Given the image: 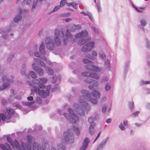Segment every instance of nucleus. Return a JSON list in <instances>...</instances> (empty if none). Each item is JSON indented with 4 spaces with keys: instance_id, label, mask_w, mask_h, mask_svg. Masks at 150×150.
I'll return each mask as SVG.
<instances>
[{
    "instance_id": "54",
    "label": "nucleus",
    "mask_w": 150,
    "mask_h": 150,
    "mask_svg": "<svg viewBox=\"0 0 150 150\" xmlns=\"http://www.w3.org/2000/svg\"><path fill=\"white\" fill-rule=\"evenodd\" d=\"M60 8V6H56L53 9V10L52 11V12H54L57 11Z\"/></svg>"
},
{
    "instance_id": "3",
    "label": "nucleus",
    "mask_w": 150,
    "mask_h": 150,
    "mask_svg": "<svg viewBox=\"0 0 150 150\" xmlns=\"http://www.w3.org/2000/svg\"><path fill=\"white\" fill-rule=\"evenodd\" d=\"M7 140L13 148L16 150H44V148H41L40 146L39 145L38 143L36 142L33 143L32 149L30 146L26 145L23 142L21 143V147H20L17 140H15L13 142L9 136L7 137Z\"/></svg>"
},
{
    "instance_id": "14",
    "label": "nucleus",
    "mask_w": 150,
    "mask_h": 150,
    "mask_svg": "<svg viewBox=\"0 0 150 150\" xmlns=\"http://www.w3.org/2000/svg\"><path fill=\"white\" fill-rule=\"evenodd\" d=\"M109 137H108L105 139H104L98 145L95 150H102L105 146L108 140Z\"/></svg>"
},
{
    "instance_id": "25",
    "label": "nucleus",
    "mask_w": 150,
    "mask_h": 150,
    "mask_svg": "<svg viewBox=\"0 0 150 150\" xmlns=\"http://www.w3.org/2000/svg\"><path fill=\"white\" fill-rule=\"evenodd\" d=\"M81 13L85 16H88V17L92 21H93V17L91 13L88 12V11H86V12L82 11L81 12Z\"/></svg>"
},
{
    "instance_id": "58",
    "label": "nucleus",
    "mask_w": 150,
    "mask_h": 150,
    "mask_svg": "<svg viewBox=\"0 0 150 150\" xmlns=\"http://www.w3.org/2000/svg\"><path fill=\"white\" fill-rule=\"evenodd\" d=\"M27 100L28 101H31L33 100V98L32 96H29L27 98Z\"/></svg>"
},
{
    "instance_id": "16",
    "label": "nucleus",
    "mask_w": 150,
    "mask_h": 150,
    "mask_svg": "<svg viewBox=\"0 0 150 150\" xmlns=\"http://www.w3.org/2000/svg\"><path fill=\"white\" fill-rule=\"evenodd\" d=\"M65 36L66 38H64V45H66L68 43V39L70 38V39L71 38L72 36L71 35L69 30L67 29L65 33Z\"/></svg>"
},
{
    "instance_id": "61",
    "label": "nucleus",
    "mask_w": 150,
    "mask_h": 150,
    "mask_svg": "<svg viewBox=\"0 0 150 150\" xmlns=\"http://www.w3.org/2000/svg\"><path fill=\"white\" fill-rule=\"evenodd\" d=\"M45 61H47V63L48 65L50 66H52V63L49 60H47V59Z\"/></svg>"
},
{
    "instance_id": "23",
    "label": "nucleus",
    "mask_w": 150,
    "mask_h": 150,
    "mask_svg": "<svg viewBox=\"0 0 150 150\" xmlns=\"http://www.w3.org/2000/svg\"><path fill=\"white\" fill-rule=\"evenodd\" d=\"M11 95L10 96L9 98L8 99V101L9 102H12L15 96L14 93V90L12 89L10 90Z\"/></svg>"
},
{
    "instance_id": "13",
    "label": "nucleus",
    "mask_w": 150,
    "mask_h": 150,
    "mask_svg": "<svg viewBox=\"0 0 150 150\" xmlns=\"http://www.w3.org/2000/svg\"><path fill=\"white\" fill-rule=\"evenodd\" d=\"M32 67L33 69L40 76H42L44 74V71L41 68L38 66H36L35 63L32 64Z\"/></svg>"
},
{
    "instance_id": "50",
    "label": "nucleus",
    "mask_w": 150,
    "mask_h": 150,
    "mask_svg": "<svg viewBox=\"0 0 150 150\" xmlns=\"http://www.w3.org/2000/svg\"><path fill=\"white\" fill-rule=\"evenodd\" d=\"M92 83H93L92 85L96 86H98L99 84V83L97 81L94 80H93Z\"/></svg>"
},
{
    "instance_id": "26",
    "label": "nucleus",
    "mask_w": 150,
    "mask_h": 150,
    "mask_svg": "<svg viewBox=\"0 0 150 150\" xmlns=\"http://www.w3.org/2000/svg\"><path fill=\"white\" fill-rule=\"evenodd\" d=\"M45 47L44 43L43 42H42L40 47L39 50L40 53L42 54H45V51L44 49Z\"/></svg>"
},
{
    "instance_id": "30",
    "label": "nucleus",
    "mask_w": 150,
    "mask_h": 150,
    "mask_svg": "<svg viewBox=\"0 0 150 150\" xmlns=\"http://www.w3.org/2000/svg\"><path fill=\"white\" fill-rule=\"evenodd\" d=\"M12 29L11 28H9L6 31H2L1 32V33L2 34V37L4 38H6L8 36V35L7 34V33L11 31Z\"/></svg>"
},
{
    "instance_id": "5",
    "label": "nucleus",
    "mask_w": 150,
    "mask_h": 150,
    "mask_svg": "<svg viewBox=\"0 0 150 150\" xmlns=\"http://www.w3.org/2000/svg\"><path fill=\"white\" fill-rule=\"evenodd\" d=\"M68 110L70 114V115L67 113H64V116L71 123H76L79 120L78 117L74 113V111L72 108H69L68 109Z\"/></svg>"
},
{
    "instance_id": "4",
    "label": "nucleus",
    "mask_w": 150,
    "mask_h": 150,
    "mask_svg": "<svg viewBox=\"0 0 150 150\" xmlns=\"http://www.w3.org/2000/svg\"><path fill=\"white\" fill-rule=\"evenodd\" d=\"M64 137L65 140H63V142L62 140V143L58 145L57 147L59 150H66L65 143L64 141L66 142L67 143H72L74 142V136L69 129L64 133Z\"/></svg>"
},
{
    "instance_id": "2",
    "label": "nucleus",
    "mask_w": 150,
    "mask_h": 150,
    "mask_svg": "<svg viewBox=\"0 0 150 150\" xmlns=\"http://www.w3.org/2000/svg\"><path fill=\"white\" fill-rule=\"evenodd\" d=\"M64 36V31L62 30H59L56 29L54 30V40L50 37L46 38L45 41L46 46L49 50H52L54 48L55 44L57 46H59L61 44V39Z\"/></svg>"
},
{
    "instance_id": "40",
    "label": "nucleus",
    "mask_w": 150,
    "mask_h": 150,
    "mask_svg": "<svg viewBox=\"0 0 150 150\" xmlns=\"http://www.w3.org/2000/svg\"><path fill=\"white\" fill-rule=\"evenodd\" d=\"M38 2V1L37 0H34V3L32 6V8L31 10V11H33L35 10L37 3Z\"/></svg>"
},
{
    "instance_id": "42",
    "label": "nucleus",
    "mask_w": 150,
    "mask_h": 150,
    "mask_svg": "<svg viewBox=\"0 0 150 150\" xmlns=\"http://www.w3.org/2000/svg\"><path fill=\"white\" fill-rule=\"evenodd\" d=\"M93 79L91 78H87L84 80V81L88 83H91L93 81Z\"/></svg>"
},
{
    "instance_id": "47",
    "label": "nucleus",
    "mask_w": 150,
    "mask_h": 150,
    "mask_svg": "<svg viewBox=\"0 0 150 150\" xmlns=\"http://www.w3.org/2000/svg\"><path fill=\"white\" fill-rule=\"evenodd\" d=\"M149 83H150V81H144L143 80H141L140 82V85H142L144 84H148Z\"/></svg>"
},
{
    "instance_id": "33",
    "label": "nucleus",
    "mask_w": 150,
    "mask_h": 150,
    "mask_svg": "<svg viewBox=\"0 0 150 150\" xmlns=\"http://www.w3.org/2000/svg\"><path fill=\"white\" fill-rule=\"evenodd\" d=\"M45 69L46 71L49 74H50V75H52L54 74V71L53 69L51 68L48 67H46Z\"/></svg>"
},
{
    "instance_id": "15",
    "label": "nucleus",
    "mask_w": 150,
    "mask_h": 150,
    "mask_svg": "<svg viewBox=\"0 0 150 150\" xmlns=\"http://www.w3.org/2000/svg\"><path fill=\"white\" fill-rule=\"evenodd\" d=\"M81 74L84 76L89 77L96 79H99V76L98 75L94 73H90L89 72H83Z\"/></svg>"
},
{
    "instance_id": "43",
    "label": "nucleus",
    "mask_w": 150,
    "mask_h": 150,
    "mask_svg": "<svg viewBox=\"0 0 150 150\" xmlns=\"http://www.w3.org/2000/svg\"><path fill=\"white\" fill-rule=\"evenodd\" d=\"M111 88L110 84L109 83H106L105 86V89L106 91H109Z\"/></svg>"
},
{
    "instance_id": "38",
    "label": "nucleus",
    "mask_w": 150,
    "mask_h": 150,
    "mask_svg": "<svg viewBox=\"0 0 150 150\" xmlns=\"http://www.w3.org/2000/svg\"><path fill=\"white\" fill-rule=\"evenodd\" d=\"M38 46L37 45H35L31 50V51H29V53L30 55L33 54L32 52L36 50L38 48Z\"/></svg>"
},
{
    "instance_id": "22",
    "label": "nucleus",
    "mask_w": 150,
    "mask_h": 150,
    "mask_svg": "<svg viewBox=\"0 0 150 150\" xmlns=\"http://www.w3.org/2000/svg\"><path fill=\"white\" fill-rule=\"evenodd\" d=\"M91 93L93 97L96 99L99 98L100 97V94L99 91L96 90L93 91L91 92Z\"/></svg>"
},
{
    "instance_id": "49",
    "label": "nucleus",
    "mask_w": 150,
    "mask_h": 150,
    "mask_svg": "<svg viewBox=\"0 0 150 150\" xmlns=\"http://www.w3.org/2000/svg\"><path fill=\"white\" fill-rule=\"evenodd\" d=\"M36 102L38 104H41L42 103V99L40 97H37L36 99Z\"/></svg>"
},
{
    "instance_id": "36",
    "label": "nucleus",
    "mask_w": 150,
    "mask_h": 150,
    "mask_svg": "<svg viewBox=\"0 0 150 150\" xmlns=\"http://www.w3.org/2000/svg\"><path fill=\"white\" fill-rule=\"evenodd\" d=\"M99 55L100 58L103 60H105L106 56L105 54L102 51H100L99 53Z\"/></svg>"
},
{
    "instance_id": "53",
    "label": "nucleus",
    "mask_w": 150,
    "mask_h": 150,
    "mask_svg": "<svg viewBox=\"0 0 150 150\" xmlns=\"http://www.w3.org/2000/svg\"><path fill=\"white\" fill-rule=\"evenodd\" d=\"M93 118L92 117H89L88 119V122L91 123V124H95V123L93 122Z\"/></svg>"
},
{
    "instance_id": "8",
    "label": "nucleus",
    "mask_w": 150,
    "mask_h": 150,
    "mask_svg": "<svg viewBox=\"0 0 150 150\" xmlns=\"http://www.w3.org/2000/svg\"><path fill=\"white\" fill-rule=\"evenodd\" d=\"M83 62L85 64L89 63L90 64L86 65L85 66V68L87 69L95 71H100L101 70L100 68L99 67L93 65V62L92 61L86 59H83Z\"/></svg>"
},
{
    "instance_id": "34",
    "label": "nucleus",
    "mask_w": 150,
    "mask_h": 150,
    "mask_svg": "<svg viewBox=\"0 0 150 150\" xmlns=\"http://www.w3.org/2000/svg\"><path fill=\"white\" fill-rule=\"evenodd\" d=\"M32 0H24L22 4H25L26 5L28 6L31 5Z\"/></svg>"
},
{
    "instance_id": "32",
    "label": "nucleus",
    "mask_w": 150,
    "mask_h": 150,
    "mask_svg": "<svg viewBox=\"0 0 150 150\" xmlns=\"http://www.w3.org/2000/svg\"><path fill=\"white\" fill-rule=\"evenodd\" d=\"M27 142L29 143V145H29L30 146V145L32 142L34 140V138L30 136H28L27 137ZM25 145H26V144Z\"/></svg>"
},
{
    "instance_id": "27",
    "label": "nucleus",
    "mask_w": 150,
    "mask_h": 150,
    "mask_svg": "<svg viewBox=\"0 0 150 150\" xmlns=\"http://www.w3.org/2000/svg\"><path fill=\"white\" fill-rule=\"evenodd\" d=\"M81 27L80 25H73L71 26L70 28V30L71 32H74L76 30L79 29Z\"/></svg>"
},
{
    "instance_id": "48",
    "label": "nucleus",
    "mask_w": 150,
    "mask_h": 150,
    "mask_svg": "<svg viewBox=\"0 0 150 150\" xmlns=\"http://www.w3.org/2000/svg\"><path fill=\"white\" fill-rule=\"evenodd\" d=\"M119 127L121 130L122 131L124 130L125 129V127L123 125V124L122 123H121L119 125Z\"/></svg>"
},
{
    "instance_id": "35",
    "label": "nucleus",
    "mask_w": 150,
    "mask_h": 150,
    "mask_svg": "<svg viewBox=\"0 0 150 150\" xmlns=\"http://www.w3.org/2000/svg\"><path fill=\"white\" fill-rule=\"evenodd\" d=\"M35 103L34 101L32 102H29L26 101H24L23 102L22 104L24 105L30 106L33 105Z\"/></svg>"
},
{
    "instance_id": "1",
    "label": "nucleus",
    "mask_w": 150,
    "mask_h": 150,
    "mask_svg": "<svg viewBox=\"0 0 150 150\" xmlns=\"http://www.w3.org/2000/svg\"><path fill=\"white\" fill-rule=\"evenodd\" d=\"M82 97H80L78 103H74L73 105V108L74 110L80 116L84 115V111L88 112L90 109V107L84 99L90 101L92 103L96 104L97 103V100L92 98L90 93L86 90H82L81 92Z\"/></svg>"
},
{
    "instance_id": "51",
    "label": "nucleus",
    "mask_w": 150,
    "mask_h": 150,
    "mask_svg": "<svg viewBox=\"0 0 150 150\" xmlns=\"http://www.w3.org/2000/svg\"><path fill=\"white\" fill-rule=\"evenodd\" d=\"M85 56L86 57L88 58L91 60H93L94 59V58L93 57L91 56V55L89 54H86Z\"/></svg>"
},
{
    "instance_id": "9",
    "label": "nucleus",
    "mask_w": 150,
    "mask_h": 150,
    "mask_svg": "<svg viewBox=\"0 0 150 150\" xmlns=\"http://www.w3.org/2000/svg\"><path fill=\"white\" fill-rule=\"evenodd\" d=\"M88 35V32L86 30H84L81 31L77 33L75 36L76 38H83L79 40L78 42V44L79 45H82L84 44L86 42H88V39L86 40L85 39H83Z\"/></svg>"
},
{
    "instance_id": "39",
    "label": "nucleus",
    "mask_w": 150,
    "mask_h": 150,
    "mask_svg": "<svg viewBox=\"0 0 150 150\" xmlns=\"http://www.w3.org/2000/svg\"><path fill=\"white\" fill-rule=\"evenodd\" d=\"M40 82L43 84L46 83L47 81V79L46 78H39Z\"/></svg>"
},
{
    "instance_id": "59",
    "label": "nucleus",
    "mask_w": 150,
    "mask_h": 150,
    "mask_svg": "<svg viewBox=\"0 0 150 150\" xmlns=\"http://www.w3.org/2000/svg\"><path fill=\"white\" fill-rule=\"evenodd\" d=\"M139 111H137L135 112H133L132 114V116L133 117H136L137 116L139 113Z\"/></svg>"
},
{
    "instance_id": "55",
    "label": "nucleus",
    "mask_w": 150,
    "mask_h": 150,
    "mask_svg": "<svg viewBox=\"0 0 150 150\" xmlns=\"http://www.w3.org/2000/svg\"><path fill=\"white\" fill-rule=\"evenodd\" d=\"M107 106L106 105H104L103 106L102 108V112L103 113H105V112Z\"/></svg>"
},
{
    "instance_id": "24",
    "label": "nucleus",
    "mask_w": 150,
    "mask_h": 150,
    "mask_svg": "<svg viewBox=\"0 0 150 150\" xmlns=\"http://www.w3.org/2000/svg\"><path fill=\"white\" fill-rule=\"evenodd\" d=\"M72 128L76 135L77 136H79L80 134V130L79 127L77 126L73 125Z\"/></svg>"
},
{
    "instance_id": "63",
    "label": "nucleus",
    "mask_w": 150,
    "mask_h": 150,
    "mask_svg": "<svg viewBox=\"0 0 150 150\" xmlns=\"http://www.w3.org/2000/svg\"><path fill=\"white\" fill-rule=\"evenodd\" d=\"M108 80V78L106 77H104L102 80V82H105L107 81Z\"/></svg>"
},
{
    "instance_id": "12",
    "label": "nucleus",
    "mask_w": 150,
    "mask_h": 150,
    "mask_svg": "<svg viewBox=\"0 0 150 150\" xmlns=\"http://www.w3.org/2000/svg\"><path fill=\"white\" fill-rule=\"evenodd\" d=\"M18 11L19 13V14L16 15L14 18V22L16 23H18L21 19V13H27L28 12V10L26 9L22 10L21 8H19L18 9Z\"/></svg>"
},
{
    "instance_id": "41",
    "label": "nucleus",
    "mask_w": 150,
    "mask_h": 150,
    "mask_svg": "<svg viewBox=\"0 0 150 150\" xmlns=\"http://www.w3.org/2000/svg\"><path fill=\"white\" fill-rule=\"evenodd\" d=\"M140 22L141 25L142 27L145 26L146 24L147 23L146 21L144 19H141Z\"/></svg>"
},
{
    "instance_id": "57",
    "label": "nucleus",
    "mask_w": 150,
    "mask_h": 150,
    "mask_svg": "<svg viewBox=\"0 0 150 150\" xmlns=\"http://www.w3.org/2000/svg\"><path fill=\"white\" fill-rule=\"evenodd\" d=\"M57 80V77L56 76H54L52 78V82L54 83L56 82Z\"/></svg>"
},
{
    "instance_id": "52",
    "label": "nucleus",
    "mask_w": 150,
    "mask_h": 150,
    "mask_svg": "<svg viewBox=\"0 0 150 150\" xmlns=\"http://www.w3.org/2000/svg\"><path fill=\"white\" fill-rule=\"evenodd\" d=\"M78 5V4L74 2H72V6L75 9H77Z\"/></svg>"
},
{
    "instance_id": "64",
    "label": "nucleus",
    "mask_w": 150,
    "mask_h": 150,
    "mask_svg": "<svg viewBox=\"0 0 150 150\" xmlns=\"http://www.w3.org/2000/svg\"><path fill=\"white\" fill-rule=\"evenodd\" d=\"M146 107L148 109H150V103H147L146 104Z\"/></svg>"
},
{
    "instance_id": "31",
    "label": "nucleus",
    "mask_w": 150,
    "mask_h": 150,
    "mask_svg": "<svg viewBox=\"0 0 150 150\" xmlns=\"http://www.w3.org/2000/svg\"><path fill=\"white\" fill-rule=\"evenodd\" d=\"M34 55L38 57H39L42 59L46 60V57L42 55L41 54H40L38 52H34Z\"/></svg>"
},
{
    "instance_id": "20",
    "label": "nucleus",
    "mask_w": 150,
    "mask_h": 150,
    "mask_svg": "<svg viewBox=\"0 0 150 150\" xmlns=\"http://www.w3.org/2000/svg\"><path fill=\"white\" fill-rule=\"evenodd\" d=\"M35 62H37L38 64L39 65L42 67H43L45 68L46 66L44 62L39 59L35 58L34 59Z\"/></svg>"
},
{
    "instance_id": "37",
    "label": "nucleus",
    "mask_w": 150,
    "mask_h": 150,
    "mask_svg": "<svg viewBox=\"0 0 150 150\" xmlns=\"http://www.w3.org/2000/svg\"><path fill=\"white\" fill-rule=\"evenodd\" d=\"M29 75L31 77L34 79H35L37 78V75L33 71H30L29 73Z\"/></svg>"
},
{
    "instance_id": "19",
    "label": "nucleus",
    "mask_w": 150,
    "mask_h": 150,
    "mask_svg": "<svg viewBox=\"0 0 150 150\" xmlns=\"http://www.w3.org/2000/svg\"><path fill=\"white\" fill-rule=\"evenodd\" d=\"M35 62H37L38 64L39 65L42 67H43L45 68L46 66L44 62L39 59L35 58L34 59Z\"/></svg>"
},
{
    "instance_id": "46",
    "label": "nucleus",
    "mask_w": 150,
    "mask_h": 150,
    "mask_svg": "<svg viewBox=\"0 0 150 150\" xmlns=\"http://www.w3.org/2000/svg\"><path fill=\"white\" fill-rule=\"evenodd\" d=\"M96 6L98 12L101 11V8H100V3L98 2L96 3Z\"/></svg>"
},
{
    "instance_id": "62",
    "label": "nucleus",
    "mask_w": 150,
    "mask_h": 150,
    "mask_svg": "<svg viewBox=\"0 0 150 150\" xmlns=\"http://www.w3.org/2000/svg\"><path fill=\"white\" fill-rule=\"evenodd\" d=\"M123 123L125 126H127L128 125L127 121L126 120H125L123 121Z\"/></svg>"
},
{
    "instance_id": "17",
    "label": "nucleus",
    "mask_w": 150,
    "mask_h": 150,
    "mask_svg": "<svg viewBox=\"0 0 150 150\" xmlns=\"http://www.w3.org/2000/svg\"><path fill=\"white\" fill-rule=\"evenodd\" d=\"M90 140L88 138H86L85 139L79 150H86V149L88 144Z\"/></svg>"
},
{
    "instance_id": "44",
    "label": "nucleus",
    "mask_w": 150,
    "mask_h": 150,
    "mask_svg": "<svg viewBox=\"0 0 150 150\" xmlns=\"http://www.w3.org/2000/svg\"><path fill=\"white\" fill-rule=\"evenodd\" d=\"M13 105L16 107L18 109L22 110V108L21 106L19 104L17 103H15L13 104Z\"/></svg>"
},
{
    "instance_id": "60",
    "label": "nucleus",
    "mask_w": 150,
    "mask_h": 150,
    "mask_svg": "<svg viewBox=\"0 0 150 150\" xmlns=\"http://www.w3.org/2000/svg\"><path fill=\"white\" fill-rule=\"evenodd\" d=\"M133 7L138 12L140 13H142V11L140 10L139 9H138L137 8L134 6L133 4H132Z\"/></svg>"
},
{
    "instance_id": "10",
    "label": "nucleus",
    "mask_w": 150,
    "mask_h": 150,
    "mask_svg": "<svg viewBox=\"0 0 150 150\" xmlns=\"http://www.w3.org/2000/svg\"><path fill=\"white\" fill-rule=\"evenodd\" d=\"M13 77L11 76L10 79L7 78L6 75L3 76L2 77V80L4 82L2 86H0V91L3 90L6 88L10 85V83L12 82L13 81Z\"/></svg>"
},
{
    "instance_id": "7",
    "label": "nucleus",
    "mask_w": 150,
    "mask_h": 150,
    "mask_svg": "<svg viewBox=\"0 0 150 150\" xmlns=\"http://www.w3.org/2000/svg\"><path fill=\"white\" fill-rule=\"evenodd\" d=\"M6 110L7 112L5 114H0V122L1 118L3 121H6V122H9L8 120L11 118V115L13 114L15 112L14 110L11 108H7Z\"/></svg>"
},
{
    "instance_id": "18",
    "label": "nucleus",
    "mask_w": 150,
    "mask_h": 150,
    "mask_svg": "<svg viewBox=\"0 0 150 150\" xmlns=\"http://www.w3.org/2000/svg\"><path fill=\"white\" fill-rule=\"evenodd\" d=\"M32 82L34 84L37 85L38 87L40 88H43L45 87V85L40 83L39 78L33 80Z\"/></svg>"
},
{
    "instance_id": "11",
    "label": "nucleus",
    "mask_w": 150,
    "mask_h": 150,
    "mask_svg": "<svg viewBox=\"0 0 150 150\" xmlns=\"http://www.w3.org/2000/svg\"><path fill=\"white\" fill-rule=\"evenodd\" d=\"M94 42L93 41H91L88 42L87 45L83 46L81 49V51L82 52H88L94 47Z\"/></svg>"
},
{
    "instance_id": "56",
    "label": "nucleus",
    "mask_w": 150,
    "mask_h": 150,
    "mask_svg": "<svg viewBox=\"0 0 150 150\" xmlns=\"http://www.w3.org/2000/svg\"><path fill=\"white\" fill-rule=\"evenodd\" d=\"M91 54L94 57H96L97 55V52L95 51H92Z\"/></svg>"
},
{
    "instance_id": "45",
    "label": "nucleus",
    "mask_w": 150,
    "mask_h": 150,
    "mask_svg": "<svg viewBox=\"0 0 150 150\" xmlns=\"http://www.w3.org/2000/svg\"><path fill=\"white\" fill-rule=\"evenodd\" d=\"M129 107L131 110H132L134 107V102H130L129 103Z\"/></svg>"
},
{
    "instance_id": "6",
    "label": "nucleus",
    "mask_w": 150,
    "mask_h": 150,
    "mask_svg": "<svg viewBox=\"0 0 150 150\" xmlns=\"http://www.w3.org/2000/svg\"><path fill=\"white\" fill-rule=\"evenodd\" d=\"M27 82L29 86H32V88L31 90L32 91H34L42 98H46L49 95V92L48 91H45L44 90L40 91V89L38 87L35 85H32L30 81H27Z\"/></svg>"
},
{
    "instance_id": "21",
    "label": "nucleus",
    "mask_w": 150,
    "mask_h": 150,
    "mask_svg": "<svg viewBox=\"0 0 150 150\" xmlns=\"http://www.w3.org/2000/svg\"><path fill=\"white\" fill-rule=\"evenodd\" d=\"M96 125V124H91L89 128V133L91 135H93L94 133L95 130L94 127Z\"/></svg>"
},
{
    "instance_id": "29",
    "label": "nucleus",
    "mask_w": 150,
    "mask_h": 150,
    "mask_svg": "<svg viewBox=\"0 0 150 150\" xmlns=\"http://www.w3.org/2000/svg\"><path fill=\"white\" fill-rule=\"evenodd\" d=\"M25 67H26V64H23L22 66L21 67V74L22 75H25L26 76H27L28 78V76H27L26 74V71H25Z\"/></svg>"
},
{
    "instance_id": "28",
    "label": "nucleus",
    "mask_w": 150,
    "mask_h": 150,
    "mask_svg": "<svg viewBox=\"0 0 150 150\" xmlns=\"http://www.w3.org/2000/svg\"><path fill=\"white\" fill-rule=\"evenodd\" d=\"M104 67L106 69L109 70L110 67V65L109 61L108 59H107L105 60L104 62Z\"/></svg>"
}]
</instances>
